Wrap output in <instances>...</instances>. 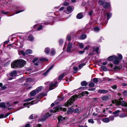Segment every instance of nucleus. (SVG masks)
I'll use <instances>...</instances> for the list:
<instances>
[{
    "label": "nucleus",
    "mask_w": 127,
    "mask_h": 127,
    "mask_svg": "<svg viewBox=\"0 0 127 127\" xmlns=\"http://www.w3.org/2000/svg\"><path fill=\"white\" fill-rule=\"evenodd\" d=\"M117 86L116 85H114L111 86L112 88L114 89L115 90L117 89Z\"/></svg>",
    "instance_id": "603ef678"
},
{
    "label": "nucleus",
    "mask_w": 127,
    "mask_h": 127,
    "mask_svg": "<svg viewBox=\"0 0 127 127\" xmlns=\"http://www.w3.org/2000/svg\"><path fill=\"white\" fill-rule=\"evenodd\" d=\"M88 122L89 123L92 124H93L94 123V121L92 119H90L88 120Z\"/></svg>",
    "instance_id": "79ce46f5"
},
{
    "label": "nucleus",
    "mask_w": 127,
    "mask_h": 127,
    "mask_svg": "<svg viewBox=\"0 0 127 127\" xmlns=\"http://www.w3.org/2000/svg\"><path fill=\"white\" fill-rule=\"evenodd\" d=\"M54 66V65H52V66H51L48 69V70H49V71L52 69V68H53Z\"/></svg>",
    "instance_id": "0e129e2a"
},
{
    "label": "nucleus",
    "mask_w": 127,
    "mask_h": 127,
    "mask_svg": "<svg viewBox=\"0 0 127 127\" xmlns=\"http://www.w3.org/2000/svg\"><path fill=\"white\" fill-rule=\"evenodd\" d=\"M123 100V99L121 98L118 100H115V101H113L112 103H115V105H121L123 106H127V103Z\"/></svg>",
    "instance_id": "f03ea898"
},
{
    "label": "nucleus",
    "mask_w": 127,
    "mask_h": 127,
    "mask_svg": "<svg viewBox=\"0 0 127 127\" xmlns=\"http://www.w3.org/2000/svg\"><path fill=\"white\" fill-rule=\"evenodd\" d=\"M33 80L31 78H28L26 79V81L27 82L30 83L32 82Z\"/></svg>",
    "instance_id": "a878e982"
},
{
    "label": "nucleus",
    "mask_w": 127,
    "mask_h": 127,
    "mask_svg": "<svg viewBox=\"0 0 127 127\" xmlns=\"http://www.w3.org/2000/svg\"><path fill=\"white\" fill-rule=\"evenodd\" d=\"M19 67L17 60L13 62L11 64V67L14 68Z\"/></svg>",
    "instance_id": "39448f33"
},
{
    "label": "nucleus",
    "mask_w": 127,
    "mask_h": 127,
    "mask_svg": "<svg viewBox=\"0 0 127 127\" xmlns=\"http://www.w3.org/2000/svg\"><path fill=\"white\" fill-rule=\"evenodd\" d=\"M86 37V35L85 34H82L80 36V38L81 39H85Z\"/></svg>",
    "instance_id": "2f4dec72"
},
{
    "label": "nucleus",
    "mask_w": 127,
    "mask_h": 127,
    "mask_svg": "<svg viewBox=\"0 0 127 127\" xmlns=\"http://www.w3.org/2000/svg\"><path fill=\"white\" fill-rule=\"evenodd\" d=\"M83 17V15L81 13H78L77 16L76 17L78 19H81Z\"/></svg>",
    "instance_id": "412c9836"
},
{
    "label": "nucleus",
    "mask_w": 127,
    "mask_h": 127,
    "mask_svg": "<svg viewBox=\"0 0 127 127\" xmlns=\"http://www.w3.org/2000/svg\"><path fill=\"white\" fill-rule=\"evenodd\" d=\"M79 110L78 109L76 108L74 110V112L75 113H76L78 112Z\"/></svg>",
    "instance_id": "69168bd1"
},
{
    "label": "nucleus",
    "mask_w": 127,
    "mask_h": 127,
    "mask_svg": "<svg viewBox=\"0 0 127 127\" xmlns=\"http://www.w3.org/2000/svg\"><path fill=\"white\" fill-rule=\"evenodd\" d=\"M65 117H63L62 116H59L58 118V119L59 122H61L65 119Z\"/></svg>",
    "instance_id": "6ab92c4d"
},
{
    "label": "nucleus",
    "mask_w": 127,
    "mask_h": 127,
    "mask_svg": "<svg viewBox=\"0 0 127 127\" xmlns=\"http://www.w3.org/2000/svg\"><path fill=\"white\" fill-rule=\"evenodd\" d=\"M32 53V51L30 49L27 50L26 51V54L27 55L30 54H31Z\"/></svg>",
    "instance_id": "bb28decb"
},
{
    "label": "nucleus",
    "mask_w": 127,
    "mask_h": 127,
    "mask_svg": "<svg viewBox=\"0 0 127 127\" xmlns=\"http://www.w3.org/2000/svg\"><path fill=\"white\" fill-rule=\"evenodd\" d=\"M74 109L72 107L69 108L67 112L68 114H71L73 111Z\"/></svg>",
    "instance_id": "4468645a"
},
{
    "label": "nucleus",
    "mask_w": 127,
    "mask_h": 127,
    "mask_svg": "<svg viewBox=\"0 0 127 127\" xmlns=\"http://www.w3.org/2000/svg\"><path fill=\"white\" fill-rule=\"evenodd\" d=\"M39 60L38 58H36L34 59L32 61L34 63V65H37L38 63H39Z\"/></svg>",
    "instance_id": "ddd939ff"
},
{
    "label": "nucleus",
    "mask_w": 127,
    "mask_h": 127,
    "mask_svg": "<svg viewBox=\"0 0 127 127\" xmlns=\"http://www.w3.org/2000/svg\"><path fill=\"white\" fill-rule=\"evenodd\" d=\"M103 14H104L105 18L106 17H107V20H109L112 16V14L111 13H106V15H105V14L104 13H103Z\"/></svg>",
    "instance_id": "9b49d317"
},
{
    "label": "nucleus",
    "mask_w": 127,
    "mask_h": 127,
    "mask_svg": "<svg viewBox=\"0 0 127 127\" xmlns=\"http://www.w3.org/2000/svg\"><path fill=\"white\" fill-rule=\"evenodd\" d=\"M79 47L81 49H82L84 47V45L82 43H79L78 44Z\"/></svg>",
    "instance_id": "f704fd0d"
},
{
    "label": "nucleus",
    "mask_w": 127,
    "mask_h": 127,
    "mask_svg": "<svg viewBox=\"0 0 127 127\" xmlns=\"http://www.w3.org/2000/svg\"><path fill=\"white\" fill-rule=\"evenodd\" d=\"M0 107L3 108H5V103L4 102H1L0 103Z\"/></svg>",
    "instance_id": "7c9ffc66"
},
{
    "label": "nucleus",
    "mask_w": 127,
    "mask_h": 127,
    "mask_svg": "<svg viewBox=\"0 0 127 127\" xmlns=\"http://www.w3.org/2000/svg\"><path fill=\"white\" fill-rule=\"evenodd\" d=\"M65 76V74H61L58 77V79L59 80H61Z\"/></svg>",
    "instance_id": "cd10ccee"
},
{
    "label": "nucleus",
    "mask_w": 127,
    "mask_h": 127,
    "mask_svg": "<svg viewBox=\"0 0 127 127\" xmlns=\"http://www.w3.org/2000/svg\"><path fill=\"white\" fill-rule=\"evenodd\" d=\"M101 68L104 71H106L107 70V68L104 66H101Z\"/></svg>",
    "instance_id": "473e14b6"
},
{
    "label": "nucleus",
    "mask_w": 127,
    "mask_h": 127,
    "mask_svg": "<svg viewBox=\"0 0 127 127\" xmlns=\"http://www.w3.org/2000/svg\"><path fill=\"white\" fill-rule=\"evenodd\" d=\"M73 8L71 6H68L67 8V13H71L73 10Z\"/></svg>",
    "instance_id": "f8f14e48"
},
{
    "label": "nucleus",
    "mask_w": 127,
    "mask_h": 127,
    "mask_svg": "<svg viewBox=\"0 0 127 127\" xmlns=\"http://www.w3.org/2000/svg\"><path fill=\"white\" fill-rule=\"evenodd\" d=\"M36 92L35 90H33L30 93V95L32 96H34L36 95Z\"/></svg>",
    "instance_id": "b1692460"
},
{
    "label": "nucleus",
    "mask_w": 127,
    "mask_h": 127,
    "mask_svg": "<svg viewBox=\"0 0 127 127\" xmlns=\"http://www.w3.org/2000/svg\"><path fill=\"white\" fill-rule=\"evenodd\" d=\"M41 127V125L40 124H35L33 126V127Z\"/></svg>",
    "instance_id": "4d7b16f0"
},
{
    "label": "nucleus",
    "mask_w": 127,
    "mask_h": 127,
    "mask_svg": "<svg viewBox=\"0 0 127 127\" xmlns=\"http://www.w3.org/2000/svg\"><path fill=\"white\" fill-rule=\"evenodd\" d=\"M51 116V115L49 114L48 113H46L45 115L43 116V118L40 119V121H42L45 120L48 117H49Z\"/></svg>",
    "instance_id": "1a4fd4ad"
},
{
    "label": "nucleus",
    "mask_w": 127,
    "mask_h": 127,
    "mask_svg": "<svg viewBox=\"0 0 127 127\" xmlns=\"http://www.w3.org/2000/svg\"><path fill=\"white\" fill-rule=\"evenodd\" d=\"M81 84V85L83 86H86L87 85V83L85 81L82 82Z\"/></svg>",
    "instance_id": "58836bf2"
},
{
    "label": "nucleus",
    "mask_w": 127,
    "mask_h": 127,
    "mask_svg": "<svg viewBox=\"0 0 127 127\" xmlns=\"http://www.w3.org/2000/svg\"><path fill=\"white\" fill-rule=\"evenodd\" d=\"M90 46L89 45H87L86 46L84 49V51L85 50H87L89 48Z\"/></svg>",
    "instance_id": "864d4df0"
},
{
    "label": "nucleus",
    "mask_w": 127,
    "mask_h": 127,
    "mask_svg": "<svg viewBox=\"0 0 127 127\" xmlns=\"http://www.w3.org/2000/svg\"><path fill=\"white\" fill-rule=\"evenodd\" d=\"M24 10H20L19 11H16L15 12V13L13 15H14L15 14H18L19 13H20L21 12H22L24 11Z\"/></svg>",
    "instance_id": "3c124183"
},
{
    "label": "nucleus",
    "mask_w": 127,
    "mask_h": 127,
    "mask_svg": "<svg viewBox=\"0 0 127 127\" xmlns=\"http://www.w3.org/2000/svg\"><path fill=\"white\" fill-rule=\"evenodd\" d=\"M21 54L24 56H25V55L26 54V52H25L24 51H21Z\"/></svg>",
    "instance_id": "680f3d73"
},
{
    "label": "nucleus",
    "mask_w": 127,
    "mask_h": 127,
    "mask_svg": "<svg viewBox=\"0 0 127 127\" xmlns=\"http://www.w3.org/2000/svg\"><path fill=\"white\" fill-rule=\"evenodd\" d=\"M1 12L3 14H4L6 15L7 13H9V12H4V11L2 10L1 11Z\"/></svg>",
    "instance_id": "052dcab7"
},
{
    "label": "nucleus",
    "mask_w": 127,
    "mask_h": 127,
    "mask_svg": "<svg viewBox=\"0 0 127 127\" xmlns=\"http://www.w3.org/2000/svg\"><path fill=\"white\" fill-rule=\"evenodd\" d=\"M108 118L109 119L110 121H112L114 119V116H110Z\"/></svg>",
    "instance_id": "49530a36"
},
{
    "label": "nucleus",
    "mask_w": 127,
    "mask_h": 127,
    "mask_svg": "<svg viewBox=\"0 0 127 127\" xmlns=\"http://www.w3.org/2000/svg\"><path fill=\"white\" fill-rule=\"evenodd\" d=\"M113 60V63L115 64H118L120 62L119 59L116 56Z\"/></svg>",
    "instance_id": "9d476101"
},
{
    "label": "nucleus",
    "mask_w": 127,
    "mask_h": 127,
    "mask_svg": "<svg viewBox=\"0 0 127 127\" xmlns=\"http://www.w3.org/2000/svg\"><path fill=\"white\" fill-rule=\"evenodd\" d=\"M59 43L60 44H62L63 43V40L60 39L59 40Z\"/></svg>",
    "instance_id": "338daca9"
},
{
    "label": "nucleus",
    "mask_w": 127,
    "mask_h": 127,
    "mask_svg": "<svg viewBox=\"0 0 127 127\" xmlns=\"http://www.w3.org/2000/svg\"><path fill=\"white\" fill-rule=\"evenodd\" d=\"M57 82H55L53 83H51L50 85V87L49 88V89L50 90H52L54 89L52 87H55L57 86Z\"/></svg>",
    "instance_id": "0eeeda50"
},
{
    "label": "nucleus",
    "mask_w": 127,
    "mask_h": 127,
    "mask_svg": "<svg viewBox=\"0 0 127 127\" xmlns=\"http://www.w3.org/2000/svg\"><path fill=\"white\" fill-rule=\"evenodd\" d=\"M42 86H40L37 88L36 90V91L38 92H40L42 89Z\"/></svg>",
    "instance_id": "e433bc0d"
},
{
    "label": "nucleus",
    "mask_w": 127,
    "mask_h": 127,
    "mask_svg": "<svg viewBox=\"0 0 127 127\" xmlns=\"http://www.w3.org/2000/svg\"><path fill=\"white\" fill-rule=\"evenodd\" d=\"M19 67L23 66L26 64V62L23 60H17Z\"/></svg>",
    "instance_id": "20e7f679"
},
{
    "label": "nucleus",
    "mask_w": 127,
    "mask_h": 127,
    "mask_svg": "<svg viewBox=\"0 0 127 127\" xmlns=\"http://www.w3.org/2000/svg\"><path fill=\"white\" fill-rule=\"evenodd\" d=\"M43 28V26L42 25H40L39 27H38L37 29L38 31H39L42 29Z\"/></svg>",
    "instance_id": "5fc2aeb1"
},
{
    "label": "nucleus",
    "mask_w": 127,
    "mask_h": 127,
    "mask_svg": "<svg viewBox=\"0 0 127 127\" xmlns=\"http://www.w3.org/2000/svg\"><path fill=\"white\" fill-rule=\"evenodd\" d=\"M66 110V109L63 108L61 107L60 105L55 107L53 108V110H51L50 111V112L51 113H55L57 111H59L60 110L63 111H65Z\"/></svg>",
    "instance_id": "7ed1b4c3"
},
{
    "label": "nucleus",
    "mask_w": 127,
    "mask_h": 127,
    "mask_svg": "<svg viewBox=\"0 0 127 127\" xmlns=\"http://www.w3.org/2000/svg\"><path fill=\"white\" fill-rule=\"evenodd\" d=\"M17 72L15 70L11 72L10 73V76L12 77H15L16 76Z\"/></svg>",
    "instance_id": "dca6fc26"
},
{
    "label": "nucleus",
    "mask_w": 127,
    "mask_h": 127,
    "mask_svg": "<svg viewBox=\"0 0 127 127\" xmlns=\"http://www.w3.org/2000/svg\"><path fill=\"white\" fill-rule=\"evenodd\" d=\"M110 5L109 3L105 2L103 4V7L105 8H107Z\"/></svg>",
    "instance_id": "aec40b11"
},
{
    "label": "nucleus",
    "mask_w": 127,
    "mask_h": 127,
    "mask_svg": "<svg viewBox=\"0 0 127 127\" xmlns=\"http://www.w3.org/2000/svg\"><path fill=\"white\" fill-rule=\"evenodd\" d=\"M29 119H33V115L32 114L29 117Z\"/></svg>",
    "instance_id": "774afa93"
},
{
    "label": "nucleus",
    "mask_w": 127,
    "mask_h": 127,
    "mask_svg": "<svg viewBox=\"0 0 127 127\" xmlns=\"http://www.w3.org/2000/svg\"><path fill=\"white\" fill-rule=\"evenodd\" d=\"M66 39L68 41H70L71 39V37L69 35H68Z\"/></svg>",
    "instance_id": "13d9d810"
},
{
    "label": "nucleus",
    "mask_w": 127,
    "mask_h": 127,
    "mask_svg": "<svg viewBox=\"0 0 127 127\" xmlns=\"http://www.w3.org/2000/svg\"><path fill=\"white\" fill-rule=\"evenodd\" d=\"M28 40L31 41H32L34 38V37L31 35H30L28 37Z\"/></svg>",
    "instance_id": "c756f323"
},
{
    "label": "nucleus",
    "mask_w": 127,
    "mask_h": 127,
    "mask_svg": "<svg viewBox=\"0 0 127 127\" xmlns=\"http://www.w3.org/2000/svg\"><path fill=\"white\" fill-rule=\"evenodd\" d=\"M92 49L93 51H95L96 53H98L99 52V48L98 47L96 48L95 46L92 47Z\"/></svg>",
    "instance_id": "a211bd4d"
},
{
    "label": "nucleus",
    "mask_w": 127,
    "mask_h": 127,
    "mask_svg": "<svg viewBox=\"0 0 127 127\" xmlns=\"http://www.w3.org/2000/svg\"><path fill=\"white\" fill-rule=\"evenodd\" d=\"M88 94V92L86 91H84L82 92L81 94L79 95H77L73 96L65 104V106H68L71 105L72 103L77 98H80L82 96H84L85 95H87Z\"/></svg>",
    "instance_id": "f257e3e1"
},
{
    "label": "nucleus",
    "mask_w": 127,
    "mask_h": 127,
    "mask_svg": "<svg viewBox=\"0 0 127 127\" xmlns=\"http://www.w3.org/2000/svg\"><path fill=\"white\" fill-rule=\"evenodd\" d=\"M49 72V70H47L46 72L44 73H43V75L44 76H46L47 75L48 73Z\"/></svg>",
    "instance_id": "09e8293b"
},
{
    "label": "nucleus",
    "mask_w": 127,
    "mask_h": 127,
    "mask_svg": "<svg viewBox=\"0 0 127 127\" xmlns=\"http://www.w3.org/2000/svg\"><path fill=\"white\" fill-rule=\"evenodd\" d=\"M93 81L95 83H96L98 82V79L96 78H94L93 79Z\"/></svg>",
    "instance_id": "8fccbe9b"
},
{
    "label": "nucleus",
    "mask_w": 127,
    "mask_h": 127,
    "mask_svg": "<svg viewBox=\"0 0 127 127\" xmlns=\"http://www.w3.org/2000/svg\"><path fill=\"white\" fill-rule=\"evenodd\" d=\"M102 121L105 123H108L109 122L110 120L108 118H103Z\"/></svg>",
    "instance_id": "4be33fe9"
},
{
    "label": "nucleus",
    "mask_w": 127,
    "mask_h": 127,
    "mask_svg": "<svg viewBox=\"0 0 127 127\" xmlns=\"http://www.w3.org/2000/svg\"><path fill=\"white\" fill-rule=\"evenodd\" d=\"M72 44L71 43L69 42L68 45L67 51L68 52H70V50L72 47Z\"/></svg>",
    "instance_id": "6e6552de"
},
{
    "label": "nucleus",
    "mask_w": 127,
    "mask_h": 127,
    "mask_svg": "<svg viewBox=\"0 0 127 127\" xmlns=\"http://www.w3.org/2000/svg\"><path fill=\"white\" fill-rule=\"evenodd\" d=\"M94 14L93 12V11L91 10L90 12H89L88 13V14L89 15V16H91L93 14Z\"/></svg>",
    "instance_id": "de8ad7c7"
},
{
    "label": "nucleus",
    "mask_w": 127,
    "mask_h": 127,
    "mask_svg": "<svg viewBox=\"0 0 127 127\" xmlns=\"http://www.w3.org/2000/svg\"><path fill=\"white\" fill-rule=\"evenodd\" d=\"M105 2V1L104 0H100L99 1L98 3L100 5H103V4Z\"/></svg>",
    "instance_id": "c85d7f7f"
},
{
    "label": "nucleus",
    "mask_w": 127,
    "mask_h": 127,
    "mask_svg": "<svg viewBox=\"0 0 127 127\" xmlns=\"http://www.w3.org/2000/svg\"><path fill=\"white\" fill-rule=\"evenodd\" d=\"M86 64L85 63H82L79 65L78 67L79 69H81Z\"/></svg>",
    "instance_id": "72a5a7b5"
},
{
    "label": "nucleus",
    "mask_w": 127,
    "mask_h": 127,
    "mask_svg": "<svg viewBox=\"0 0 127 127\" xmlns=\"http://www.w3.org/2000/svg\"><path fill=\"white\" fill-rule=\"evenodd\" d=\"M41 60L42 61H48V60L45 58H43L41 59Z\"/></svg>",
    "instance_id": "6e6d98bb"
},
{
    "label": "nucleus",
    "mask_w": 127,
    "mask_h": 127,
    "mask_svg": "<svg viewBox=\"0 0 127 127\" xmlns=\"http://www.w3.org/2000/svg\"><path fill=\"white\" fill-rule=\"evenodd\" d=\"M116 56L115 55L111 56L107 58V59L109 61H112L115 58Z\"/></svg>",
    "instance_id": "2eb2a0df"
},
{
    "label": "nucleus",
    "mask_w": 127,
    "mask_h": 127,
    "mask_svg": "<svg viewBox=\"0 0 127 127\" xmlns=\"http://www.w3.org/2000/svg\"><path fill=\"white\" fill-rule=\"evenodd\" d=\"M50 51V49L48 47L45 48L44 49V51L45 53L47 54H48L49 53Z\"/></svg>",
    "instance_id": "5701e85b"
},
{
    "label": "nucleus",
    "mask_w": 127,
    "mask_h": 127,
    "mask_svg": "<svg viewBox=\"0 0 127 127\" xmlns=\"http://www.w3.org/2000/svg\"><path fill=\"white\" fill-rule=\"evenodd\" d=\"M99 29L98 27H96L94 28V31H95L96 32H98L99 31Z\"/></svg>",
    "instance_id": "a19ab883"
},
{
    "label": "nucleus",
    "mask_w": 127,
    "mask_h": 127,
    "mask_svg": "<svg viewBox=\"0 0 127 127\" xmlns=\"http://www.w3.org/2000/svg\"><path fill=\"white\" fill-rule=\"evenodd\" d=\"M99 93H100L102 94H105L107 93L108 91L105 90H99L98 91Z\"/></svg>",
    "instance_id": "f3484780"
},
{
    "label": "nucleus",
    "mask_w": 127,
    "mask_h": 127,
    "mask_svg": "<svg viewBox=\"0 0 127 127\" xmlns=\"http://www.w3.org/2000/svg\"><path fill=\"white\" fill-rule=\"evenodd\" d=\"M108 99V97L107 96H104L102 97V100H107Z\"/></svg>",
    "instance_id": "37998d69"
},
{
    "label": "nucleus",
    "mask_w": 127,
    "mask_h": 127,
    "mask_svg": "<svg viewBox=\"0 0 127 127\" xmlns=\"http://www.w3.org/2000/svg\"><path fill=\"white\" fill-rule=\"evenodd\" d=\"M38 102V101L37 100H34V101H32L30 103L28 102L24 103L23 104V106H25L26 105H29L30 104H31V105H32L35 103H37Z\"/></svg>",
    "instance_id": "423d86ee"
},
{
    "label": "nucleus",
    "mask_w": 127,
    "mask_h": 127,
    "mask_svg": "<svg viewBox=\"0 0 127 127\" xmlns=\"http://www.w3.org/2000/svg\"><path fill=\"white\" fill-rule=\"evenodd\" d=\"M121 67L118 66H115L114 67V70L115 71H118L119 70Z\"/></svg>",
    "instance_id": "4c0bfd02"
},
{
    "label": "nucleus",
    "mask_w": 127,
    "mask_h": 127,
    "mask_svg": "<svg viewBox=\"0 0 127 127\" xmlns=\"http://www.w3.org/2000/svg\"><path fill=\"white\" fill-rule=\"evenodd\" d=\"M95 86L93 82H91L89 83V86L90 87H94Z\"/></svg>",
    "instance_id": "ea45409f"
},
{
    "label": "nucleus",
    "mask_w": 127,
    "mask_h": 127,
    "mask_svg": "<svg viewBox=\"0 0 127 127\" xmlns=\"http://www.w3.org/2000/svg\"><path fill=\"white\" fill-rule=\"evenodd\" d=\"M121 111H120V110H117L114 112H113V114L114 115H116L118 113Z\"/></svg>",
    "instance_id": "c03bdc74"
},
{
    "label": "nucleus",
    "mask_w": 127,
    "mask_h": 127,
    "mask_svg": "<svg viewBox=\"0 0 127 127\" xmlns=\"http://www.w3.org/2000/svg\"><path fill=\"white\" fill-rule=\"evenodd\" d=\"M56 53V52L55 49L53 48L51 49L50 54L52 55L53 56Z\"/></svg>",
    "instance_id": "393cba45"
},
{
    "label": "nucleus",
    "mask_w": 127,
    "mask_h": 127,
    "mask_svg": "<svg viewBox=\"0 0 127 127\" xmlns=\"http://www.w3.org/2000/svg\"><path fill=\"white\" fill-rule=\"evenodd\" d=\"M34 99L33 98H31L25 99L23 101V102H27L30 101Z\"/></svg>",
    "instance_id": "c9c22d12"
},
{
    "label": "nucleus",
    "mask_w": 127,
    "mask_h": 127,
    "mask_svg": "<svg viewBox=\"0 0 127 127\" xmlns=\"http://www.w3.org/2000/svg\"><path fill=\"white\" fill-rule=\"evenodd\" d=\"M122 93L124 95H126L127 94V91H124Z\"/></svg>",
    "instance_id": "e2e57ef3"
},
{
    "label": "nucleus",
    "mask_w": 127,
    "mask_h": 127,
    "mask_svg": "<svg viewBox=\"0 0 127 127\" xmlns=\"http://www.w3.org/2000/svg\"><path fill=\"white\" fill-rule=\"evenodd\" d=\"M69 4V3L66 2L65 1L63 3V5L65 6H67Z\"/></svg>",
    "instance_id": "bf43d9fd"
},
{
    "label": "nucleus",
    "mask_w": 127,
    "mask_h": 127,
    "mask_svg": "<svg viewBox=\"0 0 127 127\" xmlns=\"http://www.w3.org/2000/svg\"><path fill=\"white\" fill-rule=\"evenodd\" d=\"M118 58L119 59L120 61L123 58V57L122 55H121V54H119V55H118Z\"/></svg>",
    "instance_id": "a18cd8bd"
}]
</instances>
